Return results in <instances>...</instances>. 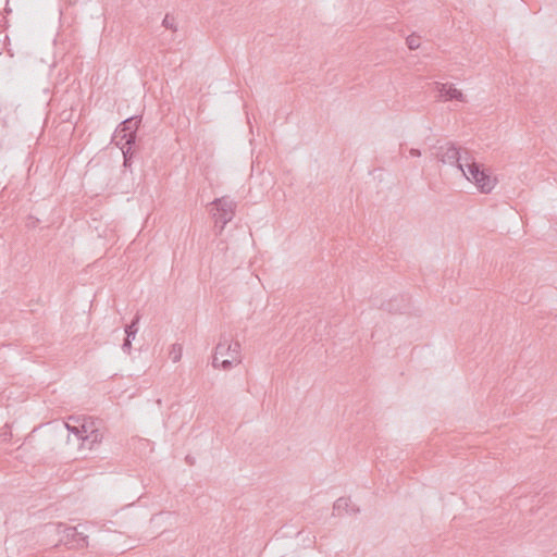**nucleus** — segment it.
<instances>
[{"mask_svg": "<svg viewBox=\"0 0 557 557\" xmlns=\"http://www.w3.org/2000/svg\"><path fill=\"white\" fill-rule=\"evenodd\" d=\"M465 172H461V174L473 183L482 194H490L497 183L496 177H493L486 169L475 162L472 156L471 158H465Z\"/></svg>", "mask_w": 557, "mask_h": 557, "instance_id": "f257e3e1", "label": "nucleus"}, {"mask_svg": "<svg viewBox=\"0 0 557 557\" xmlns=\"http://www.w3.org/2000/svg\"><path fill=\"white\" fill-rule=\"evenodd\" d=\"M240 363V344L238 342L231 343L226 336H222L215 347L212 366L228 370L233 364Z\"/></svg>", "mask_w": 557, "mask_h": 557, "instance_id": "f03ea898", "label": "nucleus"}, {"mask_svg": "<svg viewBox=\"0 0 557 557\" xmlns=\"http://www.w3.org/2000/svg\"><path fill=\"white\" fill-rule=\"evenodd\" d=\"M432 156L443 165L455 166L460 172H465V158H471L467 149L461 150L453 143H446L432 148Z\"/></svg>", "mask_w": 557, "mask_h": 557, "instance_id": "7ed1b4c3", "label": "nucleus"}, {"mask_svg": "<svg viewBox=\"0 0 557 557\" xmlns=\"http://www.w3.org/2000/svg\"><path fill=\"white\" fill-rule=\"evenodd\" d=\"M139 124V116H131L123 121L114 132L113 140L115 145L119 146L122 150L125 147L131 149V146L135 143L136 131L138 129Z\"/></svg>", "mask_w": 557, "mask_h": 557, "instance_id": "20e7f679", "label": "nucleus"}, {"mask_svg": "<svg viewBox=\"0 0 557 557\" xmlns=\"http://www.w3.org/2000/svg\"><path fill=\"white\" fill-rule=\"evenodd\" d=\"M210 205L216 211L213 213V218L216 225L221 224L218 232L221 234L225 225L233 220L237 205L227 196L215 198Z\"/></svg>", "mask_w": 557, "mask_h": 557, "instance_id": "39448f33", "label": "nucleus"}, {"mask_svg": "<svg viewBox=\"0 0 557 557\" xmlns=\"http://www.w3.org/2000/svg\"><path fill=\"white\" fill-rule=\"evenodd\" d=\"M57 532L61 535L60 541L64 544L76 542L78 547H85L87 545V536L77 532L75 527H66L63 523H58Z\"/></svg>", "mask_w": 557, "mask_h": 557, "instance_id": "423d86ee", "label": "nucleus"}, {"mask_svg": "<svg viewBox=\"0 0 557 557\" xmlns=\"http://www.w3.org/2000/svg\"><path fill=\"white\" fill-rule=\"evenodd\" d=\"M434 88L438 92V99L443 101H460L467 102V98L460 89H457L454 84L434 83Z\"/></svg>", "mask_w": 557, "mask_h": 557, "instance_id": "0eeeda50", "label": "nucleus"}, {"mask_svg": "<svg viewBox=\"0 0 557 557\" xmlns=\"http://www.w3.org/2000/svg\"><path fill=\"white\" fill-rule=\"evenodd\" d=\"M344 512L349 515H356L359 512V508L355 505H351L350 498L347 497H339L335 500L333 505V515L334 516H341Z\"/></svg>", "mask_w": 557, "mask_h": 557, "instance_id": "6e6552de", "label": "nucleus"}, {"mask_svg": "<svg viewBox=\"0 0 557 557\" xmlns=\"http://www.w3.org/2000/svg\"><path fill=\"white\" fill-rule=\"evenodd\" d=\"M140 320V315L137 313L133 321L125 326V333L126 337L124 339V343L122 345V349L124 352L129 354L132 349V339L135 338L138 327L137 324Z\"/></svg>", "mask_w": 557, "mask_h": 557, "instance_id": "1a4fd4ad", "label": "nucleus"}, {"mask_svg": "<svg viewBox=\"0 0 557 557\" xmlns=\"http://www.w3.org/2000/svg\"><path fill=\"white\" fill-rule=\"evenodd\" d=\"M100 433L98 430L88 428V432L84 433L79 442L81 448L92 449L94 445L100 442Z\"/></svg>", "mask_w": 557, "mask_h": 557, "instance_id": "9d476101", "label": "nucleus"}, {"mask_svg": "<svg viewBox=\"0 0 557 557\" xmlns=\"http://www.w3.org/2000/svg\"><path fill=\"white\" fill-rule=\"evenodd\" d=\"M65 426L69 430V432L75 436L76 441H81L83 434L87 433L89 428L86 423H82L79 425L66 423Z\"/></svg>", "mask_w": 557, "mask_h": 557, "instance_id": "9b49d317", "label": "nucleus"}, {"mask_svg": "<svg viewBox=\"0 0 557 557\" xmlns=\"http://www.w3.org/2000/svg\"><path fill=\"white\" fill-rule=\"evenodd\" d=\"M183 348L180 344H173L170 350V358L173 362H178L182 358Z\"/></svg>", "mask_w": 557, "mask_h": 557, "instance_id": "f8f14e48", "label": "nucleus"}, {"mask_svg": "<svg viewBox=\"0 0 557 557\" xmlns=\"http://www.w3.org/2000/svg\"><path fill=\"white\" fill-rule=\"evenodd\" d=\"M406 44L410 50H416L420 47V37L412 34L407 37Z\"/></svg>", "mask_w": 557, "mask_h": 557, "instance_id": "ddd939ff", "label": "nucleus"}, {"mask_svg": "<svg viewBox=\"0 0 557 557\" xmlns=\"http://www.w3.org/2000/svg\"><path fill=\"white\" fill-rule=\"evenodd\" d=\"M162 25L165 27V28H169V29H172L173 32L176 30V24H175V18L173 16H171L170 14H166L163 18V22H162Z\"/></svg>", "mask_w": 557, "mask_h": 557, "instance_id": "4468645a", "label": "nucleus"}, {"mask_svg": "<svg viewBox=\"0 0 557 557\" xmlns=\"http://www.w3.org/2000/svg\"><path fill=\"white\" fill-rule=\"evenodd\" d=\"M397 300H391L388 304H387V309L389 311H395V312H403L407 309L408 305H403L401 307L400 306H396L394 305V302H396Z\"/></svg>", "mask_w": 557, "mask_h": 557, "instance_id": "2eb2a0df", "label": "nucleus"}, {"mask_svg": "<svg viewBox=\"0 0 557 557\" xmlns=\"http://www.w3.org/2000/svg\"><path fill=\"white\" fill-rule=\"evenodd\" d=\"M8 40H9L8 35H5V34L0 35V54L2 53Z\"/></svg>", "mask_w": 557, "mask_h": 557, "instance_id": "dca6fc26", "label": "nucleus"}, {"mask_svg": "<svg viewBox=\"0 0 557 557\" xmlns=\"http://www.w3.org/2000/svg\"><path fill=\"white\" fill-rule=\"evenodd\" d=\"M409 154H410L411 157H420V156H421V151H420L419 149L411 148V149L409 150Z\"/></svg>", "mask_w": 557, "mask_h": 557, "instance_id": "f3484780", "label": "nucleus"}, {"mask_svg": "<svg viewBox=\"0 0 557 557\" xmlns=\"http://www.w3.org/2000/svg\"><path fill=\"white\" fill-rule=\"evenodd\" d=\"M128 150H129L128 148H127V150H126V151H124V150H123V154H124V165H125V166L129 165V162H128V160H129V159H128V157H127Z\"/></svg>", "mask_w": 557, "mask_h": 557, "instance_id": "a211bd4d", "label": "nucleus"}, {"mask_svg": "<svg viewBox=\"0 0 557 557\" xmlns=\"http://www.w3.org/2000/svg\"><path fill=\"white\" fill-rule=\"evenodd\" d=\"M7 51L10 54V57H13V53H12L11 49L8 48Z\"/></svg>", "mask_w": 557, "mask_h": 557, "instance_id": "6ab92c4d", "label": "nucleus"}]
</instances>
